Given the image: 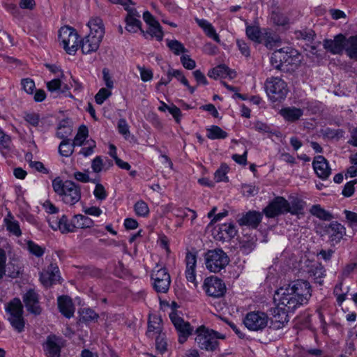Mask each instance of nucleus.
<instances>
[{
    "label": "nucleus",
    "mask_w": 357,
    "mask_h": 357,
    "mask_svg": "<svg viewBox=\"0 0 357 357\" xmlns=\"http://www.w3.org/2000/svg\"><path fill=\"white\" fill-rule=\"evenodd\" d=\"M206 137L212 140L222 139L227 137L228 134L218 126H211L206 128Z\"/></svg>",
    "instance_id": "nucleus-31"
},
{
    "label": "nucleus",
    "mask_w": 357,
    "mask_h": 357,
    "mask_svg": "<svg viewBox=\"0 0 357 357\" xmlns=\"http://www.w3.org/2000/svg\"><path fill=\"white\" fill-rule=\"evenodd\" d=\"M5 221L6 222L7 229L10 232L13 233L16 236H21L22 231L18 221L14 220L12 216H10V219L6 218Z\"/></svg>",
    "instance_id": "nucleus-45"
},
{
    "label": "nucleus",
    "mask_w": 357,
    "mask_h": 357,
    "mask_svg": "<svg viewBox=\"0 0 357 357\" xmlns=\"http://www.w3.org/2000/svg\"><path fill=\"white\" fill-rule=\"evenodd\" d=\"M216 211L217 207L213 206L212 209L208 213L207 217L208 218H213L210 222V224L220 221L223 218H225L228 215V211L227 210H224L222 212L215 214Z\"/></svg>",
    "instance_id": "nucleus-51"
},
{
    "label": "nucleus",
    "mask_w": 357,
    "mask_h": 357,
    "mask_svg": "<svg viewBox=\"0 0 357 357\" xmlns=\"http://www.w3.org/2000/svg\"><path fill=\"white\" fill-rule=\"evenodd\" d=\"M268 316L261 312H248L243 319L245 326L252 331H262L267 326Z\"/></svg>",
    "instance_id": "nucleus-10"
},
{
    "label": "nucleus",
    "mask_w": 357,
    "mask_h": 357,
    "mask_svg": "<svg viewBox=\"0 0 357 357\" xmlns=\"http://www.w3.org/2000/svg\"><path fill=\"white\" fill-rule=\"evenodd\" d=\"M89 130L86 126H81L78 130V132L73 140V142L77 146L83 145L84 141L88 137Z\"/></svg>",
    "instance_id": "nucleus-46"
},
{
    "label": "nucleus",
    "mask_w": 357,
    "mask_h": 357,
    "mask_svg": "<svg viewBox=\"0 0 357 357\" xmlns=\"http://www.w3.org/2000/svg\"><path fill=\"white\" fill-rule=\"evenodd\" d=\"M300 62V55L297 51L289 47L281 48L275 51L271 57L272 66L279 70H284L288 66L297 65Z\"/></svg>",
    "instance_id": "nucleus-2"
},
{
    "label": "nucleus",
    "mask_w": 357,
    "mask_h": 357,
    "mask_svg": "<svg viewBox=\"0 0 357 357\" xmlns=\"http://www.w3.org/2000/svg\"><path fill=\"white\" fill-rule=\"evenodd\" d=\"M278 312L274 314L273 319L275 323H278V328L282 327L285 323L289 321L287 311L286 309H278Z\"/></svg>",
    "instance_id": "nucleus-48"
},
{
    "label": "nucleus",
    "mask_w": 357,
    "mask_h": 357,
    "mask_svg": "<svg viewBox=\"0 0 357 357\" xmlns=\"http://www.w3.org/2000/svg\"><path fill=\"white\" fill-rule=\"evenodd\" d=\"M202 31L207 37L218 43H220L221 40L215 28L207 20H202Z\"/></svg>",
    "instance_id": "nucleus-32"
},
{
    "label": "nucleus",
    "mask_w": 357,
    "mask_h": 357,
    "mask_svg": "<svg viewBox=\"0 0 357 357\" xmlns=\"http://www.w3.org/2000/svg\"><path fill=\"white\" fill-rule=\"evenodd\" d=\"M58 307L60 312L67 318L73 316L75 307L71 298L67 296H61L58 298Z\"/></svg>",
    "instance_id": "nucleus-27"
},
{
    "label": "nucleus",
    "mask_w": 357,
    "mask_h": 357,
    "mask_svg": "<svg viewBox=\"0 0 357 357\" xmlns=\"http://www.w3.org/2000/svg\"><path fill=\"white\" fill-rule=\"evenodd\" d=\"M306 272L316 283L321 285L323 278L326 276V270L324 266L317 261H308L306 265Z\"/></svg>",
    "instance_id": "nucleus-21"
},
{
    "label": "nucleus",
    "mask_w": 357,
    "mask_h": 357,
    "mask_svg": "<svg viewBox=\"0 0 357 357\" xmlns=\"http://www.w3.org/2000/svg\"><path fill=\"white\" fill-rule=\"evenodd\" d=\"M281 115L288 121H296L302 116L303 112L301 109L296 107H287L280 110Z\"/></svg>",
    "instance_id": "nucleus-30"
},
{
    "label": "nucleus",
    "mask_w": 357,
    "mask_h": 357,
    "mask_svg": "<svg viewBox=\"0 0 357 357\" xmlns=\"http://www.w3.org/2000/svg\"><path fill=\"white\" fill-rule=\"evenodd\" d=\"M197 254V252L188 251L185 256V278L190 283V286L195 288L198 287V282L196 280Z\"/></svg>",
    "instance_id": "nucleus-15"
},
{
    "label": "nucleus",
    "mask_w": 357,
    "mask_h": 357,
    "mask_svg": "<svg viewBox=\"0 0 357 357\" xmlns=\"http://www.w3.org/2000/svg\"><path fill=\"white\" fill-rule=\"evenodd\" d=\"M245 33L248 38L257 43H261V35L260 28L258 26L248 25L245 29Z\"/></svg>",
    "instance_id": "nucleus-36"
},
{
    "label": "nucleus",
    "mask_w": 357,
    "mask_h": 357,
    "mask_svg": "<svg viewBox=\"0 0 357 357\" xmlns=\"http://www.w3.org/2000/svg\"><path fill=\"white\" fill-rule=\"evenodd\" d=\"M343 280H339L338 283L335 286L333 294L336 297L338 305H342L343 302L346 300L347 292L342 293Z\"/></svg>",
    "instance_id": "nucleus-44"
},
{
    "label": "nucleus",
    "mask_w": 357,
    "mask_h": 357,
    "mask_svg": "<svg viewBox=\"0 0 357 357\" xmlns=\"http://www.w3.org/2000/svg\"><path fill=\"white\" fill-rule=\"evenodd\" d=\"M128 11L125 21L126 22V29L130 33H136L138 30L142 31V22L139 20L140 15L137 10L133 8L126 7Z\"/></svg>",
    "instance_id": "nucleus-20"
},
{
    "label": "nucleus",
    "mask_w": 357,
    "mask_h": 357,
    "mask_svg": "<svg viewBox=\"0 0 357 357\" xmlns=\"http://www.w3.org/2000/svg\"><path fill=\"white\" fill-rule=\"evenodd\" d=\"M151 279L153 281V287L158 293H167L171 284V278L165 268H159L157 266L153 269Z\"/></svg>",
    "instance_id": "nucleus-9"
},
{
    "label": "nucleus",
    "mask_w": 357,
    "mask_h": 357,
    "mask_svg": "<svg viewBox=\"0 0 357 357\" xmlns=\"http://www.w3.org/2000/svg\"><path fill=\"white\" fill-rule=\"evenodd\" d=\"M160 319L156 316H153L152 318H149L148 322V331L147 334L149 335L151 332L156 331L159 333L160 331Z\"/></svg>",
    "instance_id": "nucleus-56"
},
{
    "label": "nucleus",
    "mask_w": 357,
    "mask_h": 357,
    "mask_svg": "<svg viewBox=\"0 0 357 357\" xmlns=\"http://www.w3.org/2000/svg\"><path fill=\"white\" fill-rule=\"evenodd\" d=\"M236 45L238 47L239 51L243 56H245L246 57L250 56V47L244 40L237 39Z\"/></svg>",
    "instance_id": "nucleus-64"
},
{
    "label": "nucleus",
    "mask_w": 357,
    "mask_h": 357,
    "mask_svg": "<svg viewBox=\"0 0 357 357\" xmlns=\"http://www.w3.org/2000/svg\"><path fill=\"white\" fill-rule=\"evenodd\" d=\"M312 167L317 176L323 180L328 178L331 174V169L323 155H317L314 158Z\"/></svg>",
    "instance_id": "nucleus-19"
},
{
    "label": "nucleus",
    "mask_w": 357,
    "mask_h": 357,
    "mask_svg": "<svg viewBox=\"0 0 357 357\" xmlns=\"http://www.w3.org/2000/svg\"><path fill=\"white\" fill-rule=\"evenodd\" d=\"M27 249L31 254L35 255L37 257H42L45 253V248L40 246L32 241H27Z\"/></svg>",
    "instance_id": "nucleus-50"
},
{
    "label": "nucleus",
    "mask_w": 357,
    "mask_h": 357,
    "mask_svg": "<svg viewBox=\"0 0 357 357\" xmlns=\"http://www.w3.org/2000/svg\"><path fill=\"white\" fill-rule=\"evenodd\" d=\"M78 38L77 33L72 27L64 26L59 31V40L69 54H74L77 51L79 45Z\"/></svg>",
    "instance_id": "nucleus-7"
},
{
    "label": "nucleus",
    "mask_w": 357,
    "mask_h": 357,
    "mask_svg": "<svg viewBox=\"0 0 357 357\" xmlns=\"http://www.w3.org/2000/svg\"><path fill=\"white\" fill-rule=\"evenodd\" d=\"M59 229L62 233H68V232H74L75 231V227H74L73 218H72L70 222H69L67 216L65 215H63L59 218Z\"/></svg>",
    "instance_id": "nucleus-41"
},
{
    "label": "nucleus",
    "mask_w": 357,
    "mask_h": 357,
    "mask_svg": "<svg viewBox=\"0 0 357 357\" xmlns=\"http://www.w3.org/2000/svg\"><path fill=\"white\" fill-rule=\"evenodd\" d=\"M227 254L220 249L208 251L205 255V264L211 272L218 273L229 264Z\"/></svg>",
    "instance_id": "nucleus-5"
},
{
    "label": "nucleus",
    "mask_w": 357,
    "mask_h": 357,
    "mask_svg": "<svg viewBox=\"0 0 357 357\" xmlns=\"http://www.w3.org/2000/svg\"><path fill=\"white\" fill-rule=\"evenodd\" d=\"M21 84L22 89L26 91L28 94H33V91L36 88L35 82L33 79L30 78H24L21 81Z\"/></svg>",
    "instance_id": "nucleus-60"
},
{
    "label": "nucleus",
    "mask_w": 357,
    "mask_h": 357,
    "mask_svg": "<svg viewBox=\"0 0 357 357\" xmlns=\"http://www.w3.org/2000/svg\"><path fill=\"white\" fill-rule=\"evenodd\" d=\"M347 38L342 33L337 34L333 39H325L323 46L325 50L333 54H340L346 50Z\"/></svg>",
    "instance_id": "nucleus-16"
},
{
    "label": "nucleus",
    "mask_w": 357,
    "mask_h": 357,
    "mask_svg": "<svg viewBox=\"0 0 357 357\" xmlns=\"http://www.w3.org/2000/svg\"><path fill=\"white\" fill-rule=\"evenodd\" d=\"M59 280V269L56 264H50L47 268L40 274V280L45 287L52 286Z\"/></svg>",
    "instance_id": "nucleus-18"
},
{
    "label": "nucleus",
    "mask_w": 357,
    "mask_h": 357,
    "mask_svg": "<svg viewBox=\"0 0 357 357\" xmlns=\"http://www.w3.org/2000/svg\"><path fill=\"white\" fill-rule=\"evenodd\" d=\"M261 40L268 49H272L280 43V38L278 34L270 29H265L261 35Z\"/></svg>",
    "instance_id": "nucleus-29"
},
{
    "label": "nucleus",
    "mask_w": 357,
    "mask_h": 357,
    "mask_svg": "<svg viewBox=\"0 0 357 357\" xmlns=\"http://www.w3.org/2000/svg\"><path fill=\"white\" fill-rule=\"evenodd\" d=\"M52 188L62 202L66 204L73 206L81 199L80 185L72 181H63L59 177H56L52 181Z\"/></svg>",
    "instance_id": "nucleus-1"
},
{
    "label": "nucleus",
    "mask_w": 357,
    "mask_h": 357,
    "mask_svg": "<svg viewBox=\"0 0 357 357\" xmlns=\"http://www.w3.org/2000/svg\"><path fill=\"white\" fill-rule=\"evenodd\" d=\"M142 33L146 38H147L148 35L151 36V38L155 37L158 40H162L163 38L162 27L158 22H155L154 24H151L149 30L146 31L142 30Z\"/></svg>",
    "instance_id": "nucleus-33"
},
{
    "label": "nucleus",
    "mask_w": 357,
    "mask_h": 357,
    "mask_svg": "<svg viewBox=\"0 0 357 357\" xmlns=\"http://www.w3.org/2000/svg\"><path fill=\"white\" fill-rule=\"evenodd\" d=\"M102 40L98 39L92 35H87L80 43V47L84 54L95 52L99 48Z\"/></svg>",
    "instance_id": "nucleus-26"
},
{
    "label": "nucleus",
    "mask_w": 357,
    "mask_h": 357,
    "mask_svg": "<svg viewBox=\"0 0 357 357\" xmlns=\"http://www.w3.org/2000/svg\"><path fill=\"white\" fill-rule=\"evenodd\" d=\"M237 234L233 223L223 224L215 228L213 231L214 238L219 241H225L234 238Z\"/></svg>",
    "instance_id": "nucleus-22"
},
{
    "label": "nucleus",
    "mask_w": 357,
    "mask_h": 357,
    "mask_svg": "<svg viewBox=\"0 0 357 357\" xmlns=\"http://www.w3.org/2000/svg\"><path fill=\"white\" fill-rule=\"evenodd\" d=\"M357 183V179H354L347 183L342 190V195L346 197H351L354 192V185Z\"/></svg>",
    "instance_id": "nucleus-63"
},
{
    "label": "nucleus",
    "mask_w": 357,
    "mask_h": 357,
    "mask_svg": "<svg viewBox=\"0 0 357 357\" xmlns=\"http://www.w3.org/2000/svg\"><path fill=\"white\" fill-rule=\"evenodd\" d=\"M266 93L272 102H280L288 93L287 83L278 77H271L264 82Z\"/></svg>",
    "instance_id": "nucleus-3"
},
{
    "label": "nucleus",
    "mask_w": 357,
    "mask_h": 357,
    "mask_svg": "<svg viewBox=\"0 0 357 357\" xmlns=\"http://www.w3.org/2000/svg\"><path fill=\"white\" fill-rule=\"evenodd\" d=\"M6 312L8 315V320L13 328L21 333L24 328V319L23 317V305L20 298H15L6 306Z\"/></svg>",
    "instance_id": "nucleus-4"
},
{
    "label": "nucleus",
    "mask_w": 357,
    "mask_h": 357,
    "mask_svg": "<svg viewBox=\"0 0 357 357\" xmlns=\"http://www.w3.org/2000/svg\"><path fill=\"white\" fill-rule=\"evenodd\" d=\"M356 269H357V264L356 263H350V264H347L342 268V271L341 272V274L339 275L338 279L344 281Z\"/></svg>",
    "instance_id": "nucleus-57"
},
{
    "label": "nucleus",
    "mask_w": 357,
    "mask_h": 357,
    "mask_svg": "<svg viewBox=\"0 0 357 357\" xmlns=\"http://www.w3.org/2000/svg\"><path fill=\"white\" fill-rule=\"evenodd\" d=\"M172 77H175L181 82L182 77H185V76L181 70L169 68L167 71V80L164 81L163 79H161L157 84L156 88L159 89L161 85H167L172 80Z\"/></svg>",
    "instance_id": "nucleus-39"
},
{
    "label": "nucleus",
    "mask_w": 357,
    "mask_h": 357,
    "mask_svg": "<svg viewBox=\"0 0 357 357\" xmlns=\"http://www.w3.org/2000/svg\"><path fill=\"white\" fill-rule=\"evenodd\" d=\"M87 25L90 29V33L88 35H92L98 39L102 40L105 34V27L100 18H92L89 21Z\"/></svg>",
    "instance_id": "nucleus-28"
},
{
    "label": "nucleus",
    "mask_w": 357,
    "mask_h": 357,
    "mask_svg": "<svg viewBox=\"0 0 357 357\" xmlns=\"http://www.w3.org/2000/svg\"><path fill=\"white\" fill-rule=\"evenodd\" d=\"M345 52L350 59L357 60V35L347 38Z\"/></svg>",
    "instance_id": "nucleus-35"
},
{
    "label": "nucleus",
    "mask_w": 357,
    "mask_h": 357,
    "mask_svg": "<svg viewBox=\"0 0 357 357\" xmlns=\"http://www.w3.org/2000/svg\"><path fill=\"white\" fill-rule=\"evenodd\" d=\"M291 292L300 298L301 301L307 303L312 296V288L310 282L304 280H296L286 286Z\"/></svg>",
    "instance_id": "nucleus-11"
},
{
    "label": "nucleus",
    "mask_w": 357,
    "mask_h": 357,
    "mask_svg": "<svg viewBox=\"0 0 357 357\" xmlns=\"http://www.w3.org/2000/svg\"><path fill=\"white\" fill-rule=\"evenodd\" d=\"M208 75L211 77L216 79L219 77H224L225 75L230 76V74L229 73V69L227 66L224 65H220L211 70L208 72Z\"/></svg>",
    "instance_id": "nucleus-47"
},
{
    "label": "nucleus",
    "mask_w": 357,
    "mask_h": 357,
    "mask_svg": "<svg viewBox=\"0 0 357 357\" xmlns=\"http://www.w3.org/2000/svg\"><path fill=\"white\" fill-rule=\"evenodd\" d=\"M344 131L342 129H332V128H326L324 130V135L329 139H335L338 140L339 139L344 137Z\"/></svg>",
    "instance_id": "nucleus-54"
},
{
    "label": "nucleus",
    "mask_w": 357,
    "mask_h": 357,
    "mask_svg": "<svg viewBox=\"0 0 357 357\" xmlns=\"http://www.w3.org/2000/svg\"><path fill=\"white\" fill-rule=\"evenodd\" d=\"M167 45L175 55L188 52V50L177 40H167Z\"/></svg>",
    "instance_id": "nucleus-38"
},
{
    "label": "nucleus",
    "mask_w": 357,
    "mask_h": 357,
    "mask_svg": "<svg viewBox=\"0 0 357 357\" xmlns=\"http://www.w3.org/2000/svg\"><path fill=\"white\" fill-rule=\"evenodd\" d=\"M310 211L313 215L324 220H329L332 217L330 213L325 211L319 205H313Z\"/></svg>",
    "instance_id": "nucleus-42"
},
{
    "label": "nucleus",
    "mask_w": 357,
    "mask_h": 357,
    "mask_svg": "<svg viewBox=\"0 0 357 357\" xmlns=\"http://www.w3.org/2000/svg\"><path fill=\"white\" fill-rule=\"evenodd\" d=\"M22 299L29 312L35 315L41 314L42 308L39 303V296L33 289L27 291L23 295Z\"/></svg>",
    "instance_id": "nucleus-17"
},
{
    "label": "nucleus",
    "mask_w": 357,
    "mask_h": 357,
    "mask_svg": "<svg viewBox=\"0 0 357 357\" xmlns=\"http://www.w3.org/2000/svg\"><path fill=\"white\" fill-rule=\"evenodd\" d=\"M181 62L183 66L186 69L192 70L196 66L195 61L187 54H183L181 56Z\"/></svg>",
    "instance_id": "nucleus-62"
},
{
    "label": "nucleus",
    "mask_w": 357,
    "mask_h": 357,
    "mask_svg": "<svg viewBox=\"0 0 357 357\" xmlns=\"http://www.w3.org/2000/svg\"><path fill=\"white\" fill-rule=\"evenodd\" d=\"M61 339L54 335L47 337L44 350L47 357H60L61 355Z\"/></svg>",
    "instance_id": "nucleus-24"
},
{
    "label": "nucleus",
    "mask_w": 357,
    "mask_h": 357,
    "mask_svg": "<svg viewBox=\"0 0 357 357\" xmlns=\"http://www.w3.org/2000/svg\"><path fill=\"white\" fill-rule=\"evenodd\" d=\"M228 169V166L225 164H222L220 167L215 172L214 175L215 181L217 182L228 181V178L227 176Z\"/></svg>",
    "instance_id": "nucleus-53"
},
{
    "label": "nucleus",
    "mask_w": 357,
    "mask_h": 357,
    "mask_svg": "<svg viewBox=\"0 0 357 357\" xmlns=\"http://www.w3.org/2000/svg\"><path fill=\"white\" fill-rule=\"evenodd\" d=\"M73 129L70 126L69 123L66 120H63L59 123L58 126V130L56 132V136L63 139H67L66 138L71 135Z\"/></svg>",
    "instance_id": "nucleus-37"
},
{
    "label": "nucleus",
    "mask_w": 357,
    "mask_h": 357,
    "mask_svg": "<svg viewBox=\"0 0 357 357\" xmlns=\"http://www.w3.org/2000/svg\"><path fill=\"white\" fill-rule=\"evenodd\" d=\"M81 319L84 321H91L98 318V314L90 308H84L81 312Z\"/></svg>",
    "instance_id": "nucleus-55"
},
{
    "label": "nucleus",
    "mask_w": 357,
    "mask_h": 357,
    "mask_svg": "<svg viewBox=\"0 0 357 357\" xmlns=\"http://www.w3.org/2000/svg\"><path fill=\"white\" fill-rule=\"evenodd\" d=\"M134 209L138 216L145 217L149 213L148 205L142 200L136 202L134 206Z\"/></svg>",
    "instance_id": "nucleus-52"
},
{
    "label": "nucleus",
    "mask_w": 357,
    "mask_h": 357,
    "mask_svg": "<svg viewBox=\"0 0 357 357\" xmlns=\"http://www.w3.org/2000/svg\"><path fill=\"white\" fill-rule=\"evenodd\" d=\"M173 213L176 217L181 218H190L192 221L197 218L196 212L189 208H176L174 210Z\"/></svg>",
    "instance_id": "nucleus-49"
},
{
    "label": "nucleus",
    "mask_w": 357,
    "mask_h": 357,
    "mask_svg": "<svg viewBox=\"0 0 357 357\" xmlns=\"http://www.w3.org/2000/svg\"><path fill=\"white\" fill-rule=\"evenodd\" d=\"M262 220V214L255 211H250L238 220L240 225H246L256 229Z\"/></svg>",
    "instance_id": "nucleus-25"
},
{
    "label": "nucleus",
    "mask_w": 357,
    "mask_h": 357,
    "mask_svg": "<svg viewBox=\"0 0 357 357\" xmlns=\"http://www.w3.org/2000/svg\"><path fill=\"white\" fill-rule=\"evenodd\" d=\"M326 231L328 234L329 239L333 243H338L346 234L345 227L340 223L335 221L326 227Z\"/></svg>",
    "instance_id": "nucleus-23"
},
{
    "label": "nucleus",
    "mask_w": 357,
    "mask_h": 357,
    "mask_svg": "<svg viewBox=\"0 0 357 357\" xmlns=\"http://www.w3.org/2000/svg\"><path fill=\"white\" fill-rule=\"evenodd\" d=\"M279 300L280 305L284 306L287 312H294L296 308L305 305L303 301H301L300 298L295 296L293 292L287 287H282L278 289L275 292Z\"/></svg>",
    "instance_id": "nucleus-8"
},
{
    "label": "nucleus",
    "mask_w": 357,
    "mask_h": 357,
    "mask_svg": "<svg viewBox=\"0 0 357 357\" xmlns=\"http://www.w3.org/2000/svg\"><path fill=\"white\" fill-rule=\"evenodd\" d=\"M74 227L78 229L90 228L93 226V221L89 217L78 214L73 217Z\"/></svg>",
    "instance_id": "nucleus-34"
},
{
    "label": "nucleus",
    "mask_w": 357,
    "mask_h": 357,
    "mask_svg": "<svg viewBox=\"0 0 357 357\" xmlns=\"http://www.w3.org/2000/svg\"><path fill=\"white\" fill-rule=\"evenodd\" d=\"M155 347L158 351L164 354L167 349V344L165 338V335L160 333L155 339Z\"/></svg>",
    "instance_id": "nucleus-58"
},
{
    "label": "nucleus",
    "mask_w": 357,
    "mask_h": 357,
    "mask_svg": "<svg viewBox=\"0 0 357 357\" xmlns=\"http://www.w3.org/2000/svg\"><path fill=\"white\" fill-rule=\"evenodd\" d=\"M271 20L277 26H284L289 24V18L283 13L278 11H273L271 13Z\"/></svg>",
    "instance_id": "nucleus-43"
},
{
    "label": "nucleus",
    "mask_w": 357,
    "mask_h": 357,
    "mask_svg": "<svg viewBox=\"0 0 357 357\" xmlns=\"http://www.w3.org/2000/svg\"><path fill=\"white\" fill-rule=\"evenodd\" d=\"M93 195L98 200L101 201L105 199L107 197V193L104 186L100 183L96 184L93 191Z\"/></svg>",
    "instance_id": "nucleus-61"
},
{
    "label": "nucleus",
    "mask_w": 357,
    "mask_h": 357,
    "mask_svg": "<svg viewBox=\"0 0 357 357\" xmlns=\"http://www.w3.org/2000/svg\"><path fill=\"white\" fill-rule=\"evenodd\" d=\"M75 146L74 142L70 143V139H63L59 144V152L62 156L69 157L73 154Z\"/></svg>",
    "instance_id": "nucleus-40"
},
{
    "label": "nucleus",
    "mask_w": 357,
    "mask_h": 357,
    "mask_svg": "<svg viewBox=\"0 0 357 357\" xmlns=\"http://www.w3.org/2000/svg\"><path fill=\"white\" fill-rule=\"evenodd\" d=\"M169 318L178 332L179 343H184L192 334V328L174 312L169 314Z\"/></svg>",
    "instance_id": "nucleus-13"
},
{
    "label": "nucleus",
    "mask_w": 357,
    "mask_h": 357,
    "mask_svg": "<svg viewBox=\"0 0 357 357\" xmlns=\"http://www.w3.org/2000/svg\"><path fill=\"white\" fill-rule=\"evenodd\" d=\"M204 287L207 295L214 298L223 296L226 291L225 283L216 276L206 278Z\"/></svg>",
    "instance_id": "nucleus-14"
},
{
    "label": "nucleus",
    "mask_w": 357,
    "mask_h": 357,
    "mask_svg": "<svg viewBox=\"0 0 357 357\" xmlns=\"http://www.w3.org/2000/svg\"><path fill=\"white\" fill-rule=\"evenodd\" d=\"M225 337L224 335L202 326V349L208 351H215L219 349L218 340Z\"/></svg>",
    "instance_id": "nucleus-12"
},
{
    "label": "nucleus",
    "mask_w": 357,
    "mask_h": 357,
    "mask_svg": "<svg viewBox=\"0 0 357 357\" xmlns=\"http://www.w3.org/2000/svg\"><path fill=\"white\" fill-rule=\"evenodd\" d=\"M111 95L112 92L109 89L105 88L100 89L95 96L96 103L102 105Z\"/></svg>",
    "instance_id": "nucleus-59"
},
{
    "label": "nucleus",
    "mask_w": 357,
    "mask_h": 357,
    "mask_svg": "<svg viewBox=\"0 0 357 357\" xmlns=\"http://www.w3.org/2000/svg\"><path fill=\"white\" fill-rule=\"evenodd\" d=\"M263 212L267 218H273L287 213L296 214L297 211L291 208L288 201L284 197L278 196L268 204Z\"/></svg>",
    "instance_id": "nucleus-6"
}]
</instances>
